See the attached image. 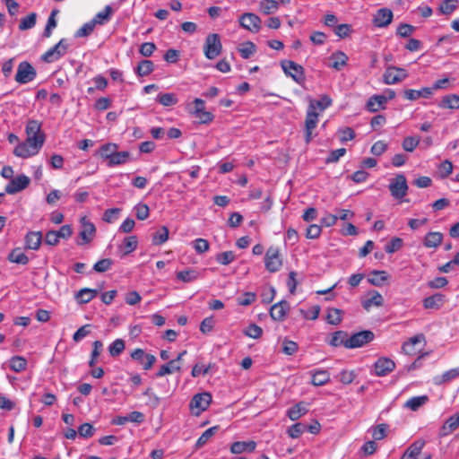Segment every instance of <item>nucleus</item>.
Wrapping results in <instances>:
<instances>
[{"mask_svg": "<svg viewBox=\"0 0 459 459\" xmlns=\"http://www.w3.org/2000/svg\"><path fill=\"white\" fill-rule=\"evenodd\" d=\"M45 142V136L35 137L27 135L24 142L18 143L13 150L16 157L27 159L39 152Z\"/></svg>", "mask_w": 459, "mask_h": 459, "instance_id": "f257e3e1", "label": "nucleus"}, {"mask_svg": "<svg viewBox=\"0 0 459 459\" xmlns=\"http://www.w3.org/2000/svg\"><path fill=\"white\" fill-rule=\"evenodd\" d=\"M264 266L270 273L280 271L282 266L280 250L277 247L271 246L265 252Z\"/></svg>", "mask_w": 459, "mask_h": 459, "instance_id": "f03ea898", "label": "nucleus"}, {"mask_svg": "<svg viewBox=\"0 0 459 459\" xmlns=\"http://www.w3.org/2000/svg\"><path fill=\"white\" fill-rule=\"evenodd\" d=\"M391 195L397 200H402L408 192L407 180L404 175L398 174L392 178L389 184Z\"/></svg>", "mask_w": 459, "mask_h": 459, "instance_id": "7ed1b4c3", "label": "nucleus"}, {"mask_svg": "<svg viewBox=\"0 0 459 459\" xmlns=\"http://www.w3.org/2000/svg\"><path fill=\"white\" fill-rule=\"evenodd\" d=\"M375 334L369 330L361 331L350 336L345 341V348L356 349L364 346L365 344L374 340Z\"/></svg>", "mask_w": 459, "mask_h": 459, "instance_id": "20e7f679", "label": "nucleus"}, {"mask_svg": "<svg viewBox=\"0 0 459 459\" xmlns=\"http://www.w3.org/2000/svg\"><path fill=\"white\" fill-rule=\"evenodd\" d=\"M221 43L218 34H209L206 38L204 51L208 59L216 58L221 52Z\"/></svg>", "mask_w": 459, "mask_h": 459, "instance_id": "39448f33", "label": "nucleus"}, {"mask_svg": "<svg viewBox=\"0 0 459 459\" xmlns=\"http://www.w3.org/2000/svg\"><path fill=\"white\" fill-rule=\"evenodd\" d=\"M212 402V395L209 393H201L194 395L190 402L192 414L198 416L204 411Z\"/></svg>", "mask_w": 459, "mask_h": 459, "instance_id": "423d86ee", "label": "nucleus"}, {"mask_svg": "<svg viewBox=\"0 0 459 459\" xmlns=\"http://www.w3.org/2000/svg\"><path fill=\"white\" fill-rule=\"evenodd\" d=\"M37 73L35 68L28 62L19 64L15 74V81L21 84L32 82L36 78Z\"/></svg>", "mask_w": 459, "mask_h": 459, "instance_id": "0eeeda50", "label": "nucleus"}, {"mask_svg": "<svg viewBox=\"0 0 459 459\" xmlns=\"http://www.w3.org/2000/svg\"><path fill=\"white\" fill-rule=\"evenodd\" d=\"M69 44L65 39H62L53 48L48 49L42 56V59L47 63H52L58 60L61 56H65L67 51Z\"/></svg>", "mask_w": 459, "mask_h": 459, "instance_id": "6e6552de", "label": "nucleus"}, {"mask_svg": "<svg viewBox=\"0 0 459 459\" xmlns=\"http://www.w3.org/2000/svg\"><path fill=\"white\" fill-rule=\"evenodd\" d=\"M281 67L284 73L290 76L296 82L301 83L305 80L304 69L301 65L290 60L281 62Z\"/></svg>", "mask_w": 459, "mask_h": 459, "instance_id": "1a4fd4ad", "label": "nucleus"}, {"mask_svg": "<svg viewBox=\"0 0 459 459\" xmlns=\"http://www.w3.org/2000/svg\"><path fill=\"white\" fill-rule=\"evenodd\" d=\"M319 113L314 110L313 106H308L305 121V141L309 143L313 138V130L318 123Z\"/></svg>", "mask_w": 459, "mask_h": 459, "instance_id": "9d476101", "label": "nucleus"}, {"mask_svg": "<svg viewBox=\"0 0 459 459\" xmlns=\"http://www.w3.org/2000/svg\"><path fill=\"white\" fill-rule=\"evenodd\" d=\"M96 233V228L93 223L89 221L85 217L81 219V231L80 240L77 242L78 245L82 246L90 243Z\"/></svg>", "mask_w": 459, "mask_h": 459, "instance_id": "9b49d317", "label": "nucleus"}, {"mask_svg": "<svg viewBox=\"0 0 459 459\" xmlns=\"http://www.w3.org/2000/svg\"><path fill=\"white\" fill-rule=\"evenodd\" d=\"M239 23L244 29L257 32L261 28L262 21L258 15L253 13H246L239 17Z\"/></svg>", "mask_w": 459, "mask_h": 459, "instance_id": "f8f14e48", "label": "nucleus"}, {"mask_svg": "<svg viewBox=\"0 0 459 459\" xmlns=\"http://www.w3.org/2000/svg\"><path fill=\"white\" fill-rule=\"evenodd\" d=\"M383 76L385 83L391 85L403 81L408 74L403 68L390 66L386 68Z\"/></svg>", "mask_w": 459, "mask_h": 459, "instance_id": "ddd939ff", "label": "nucleus"}, {"mask_svg": "<svg viewBox=\"0 0 459 459\" xmlns=\"http://www.w3.org/2000/svg\"><path fill=\"white\" fill-rule=\"evenodd\" d=\"M30 184V178L26 175H19L11 181L5 186V192L9 195L16 194L25 189Z\"/></svg>", "mask_w": 459, "mask_h": 459, "instance_id": "4468645a", "label": "nucleus"}, {"mask_svg": "<svg viewBox=\"0 0 459 459\" xmlns=\"http://www.w3.org/2000/svg\"><path fill=\"white\" fill-rule=\"evenodd\" d=\"M194 108L191 113L198 118L202 123H209L213 119L211 112L204 110V101L202 99H195L193 101Z\"/></svg>", "mask_w": 459, "mask_h": 459, "instance_id": "2eb2a0df", "label": "nucleus"}, {"mask_svg": "<svg viewBox=\"0 0 459 459\" xmlns=\"http://www.w3.org/2000/svg\"><path fill=\"white\" fill-rule=\"evenodd\" d=\"M424 446V440L415 441L408 447L402 459H430V455H424L422 457L420 456Z\"/></svg>", "mask_w": 459, "mask_h": 459, "instance_id": "dca6fc26", "label": "nucleus"}, {"mask_svg": "<svg viewBox=\"0 0 459 459\" xmlns=\"http://www.w3.org/2000/svg\"><path fill=\"white\" fill-rule=\"evenodd\" d=\"M425 342V336L422 333L411 337L403 343L402 350L407 355H415L420 349L418 346Z\"/></svg>", "mask_w": 459, "mask_h": 459, "instance_id": "f3484780", "label": "nucleus"}, {"mask_svg": "<svg viewBox=\"0 0 459 459\" xmlns=\"http://www.w3.org/2000/svg\"><path fill=\"white\" fill-rule=\"evenodd\" d=\"M393 12L388 8H381L377 11L373 18V23L376 27L385 28L393 21Z\"/></svg>", "mask_w": 459, "mask_h": 459, "instance_id": "a211bd4d", "label": "nucleus"}, {"mask_svg": "<svg viewBox=\"0 0 459 459\" xmlns=\"http://www.w3.org/2000/svg\"><path fill=\"white\" fill-rule=\"evenodd\" d=\"M395 368V363L388 358H380L374 364L375 373L378 377H384L392 372Z\"/></svg>", "mask_w": 459, "mask_h": 459, "instance_id": "6ab92c4d", "label": "nucleus"}, {"mask_svg": "<svg viewBox=\"0 0 459 459\" xmlns=\"http://www.w3.org/2000/svg\"><path fill=\"white\" fill-rule=\"evenodd\" d=\"M446 302V296L441 293H436L423 299V307L426 309H438Z\"/></svg>", "mask_w": 459, "mask_h": 459, "instance_id": "aec40b11", "label": "nucleus"}, {"mask_svg": "<svg viewBox=\"0 0 459 459\" xmlns=\"http://www.w3.org/2000/svg\"><path fill=\"white\" fill-rule=\"evenodd\" d=\"M459 428V412L449 417L440 429L441 437L447 436Z\"/></svg>", "mask_w": 459, "mask_h": 459, "instance_id": "412c9836", "label": "nucleus"}, {"mask_svg": "<svg viewBox=\"0 0 459 459\" xmlns=\"http://www.w3.org/2000/svg\"><path fill=\"white\" fill-rule=\"evenodd\" d=\"M256 447L255 441H236L230 446V452L235 455H239L244 452H253Z\"/></svg>", "mask_w": 459, "mask_h": 459, "instance_id": "4be33fe9", "label": "nucleus"}, {"mask_svg": "<svg viewBox=\"0 0 459 459\" xmlns=\"http://www.w3.org/2000/svg\"><path fill=\"white\" fill-rule=\"evenodd\" d=\"M290 306L288 302L286 301H281L276 304H274L270 310V316L273 320L276 321H282L285 316L287 310L289 309Z\"/></svg>", "mask_w": 459, "mask_h": 459, "instance_id": "5701e85b", "label": "nucleus"}, {"mask_svg": "<svg viewBox=\"0 0 459 459\" xmlns=\"http://www.w3.org/2000/svg\"><path fill=\"white\" fill-rule=\"evenodd\" d=\"M386 101V96L374 95L368 99L367 102V108L370 112H377L385 108Z\"/></svg>", "mask_w": 459, "mask_h": 459, "instance_id": "b1692460", "label": "nucleus"}, {"mask_svg": "<svg viewBox=\"0 0 459 459\" xmlns=\"http://www.w3.org/2000/svg\"><path fill=\"white\" fill-rule=\"evenodd\" d=\"M42 242L40 231H30L25 236V247L28 249L38 250Z\"/></svg>", "mask_w": 459, "mask_h": 459, "instance_id": "393cba45", "label": "nucleus"}, {"mask_svg": "<svg viewBox=\"0 0 459 459\" xmlns=\"http://www.w3.org/2000/svg\"><path fill=\"white\" fill-rule=\"evenodd\" d=\"M404 97L409 100H416L420 98H429L433 94V89H429V87H424L421 90H405Z\"/></svg>", "mask_w": 459, "mask_h": 459, "instance_id": "a878e982", "label": "nucleus"}, {"mask_svg": "<svg viewBox=\"0 0 459 459\" xmlns=\"http://www.w3.org/2000/svg\"><path fill=\"white\" fill-rule=\"evenodd\" d=\"M138 239L136 236H129L124 238L122 244L118 247L122 256H125L137 248Z\"/></svg>", "mask_w": 459, "mask_h": 459, "instance_id": "bb28decb", "label": "nucleus"}, {"mask_svg": "<svg viewBox=\"0 0 459 459\" xmlns=\"http://www.w3.org/2000/svg\"><path fill=\"white\" fill-rule=\"evenodd\" d=\"M443 240V234L437 231L429 232L423 240V245L428 248L437 247Z\"/></svg>", "mask_w": 459, "mask_h": 459, "instance_id": "cd10ccee", "label": "nucleus"}, {"mask_svg": "<svg viewBox=\"0 0 459 459\" xmlns=\"http://www.w3.org/2000/svg\"><path fill=\"white\" fill-rule=\"evenodd\" d=\"M330 60L332 61L330 66L339 71L347 65L348 56L342 51H336L331 55Z\"/></svg>", "mask_w": 459, "mask_h": 459, "instance_id": "c85d7f7f", "label": "nucleus"}, {"mask_svg": "<svg viewBox=\"0 0 459 459\" xmlns=\"http://www.w3.org/2000/svg\"><path fill=\"white\" fill-rule=\"evenodd\" d=\"M438 107L441 108L459 109V95H445L438 103Z\"/></svg>", "mask_w": 459, "mask_h": 459, "instance_id": "c756f323", "label": "nucleus"}, {"mask_svg": "<svg viewBox=\"0 0 459 459\" xmlns=\"http://www.w3.org/2000/svg\"><path fill=\"white\" fill-rule=\"evenodd\" d=\"M307 407L304 403H299L287 411V415L291 420H297L307 412Z\"/></svg>", "mask_w": 459, "mask_h": 459, "instance_id": "7c9ffc66", "label": "nucleus"}, {"mask_svg": "<svg viewBox=\"0 0 459 459\" xmlns=\"http://www.w3.org/2000/svg\"><path fill=\"white\" fill-rule=\"evenodd\" d=\"M129 158H130L129 152H127V151L117 152V151L112 155V157H110V159L108 160L107 164L108 167L122 165V164L126 163L128 161Z\"/></svg>", "mask_w": 459, "mask_h": 459, "instance_id": "2f4dec72", "label": "nucleus"}, {"mask_svg": "<svg viewBox=\"0 0 459 459\" xmlns=\"http://www.w3.org/2000/svg\"><path fill=\"white\" fill-rule=\"evenodd\" d=\"M384 303L383 296L377 290L369 293V298L363 302V307L369 310L371 307H381Z\"/></svg>", "mask_w": 459, "mask_h": 459, "instance_id": "473e14b6", "label": "nucleus"}, {"mask_svg": "<svg viewBox=\"0 0 459 459\" xmlns=\"http://www.w3.org/2000/svg\"><path fill=\"white\" fill-rule=\"evenodd\" d=\"M279 9V2L276 0H261L259 3V12L265 14H273Z\"/></svg>", "mask_w": 459, "mask_h": 459, "instance_id": "72a5a7b5", "label": "nucleus"}, {"mask_svg": "<svg viewBox=\"0 0 459 459\" xmlns=\"http://www.w3.org/2000/svg\"><path fill=\"white\" fill-rule=\"evenodd\" d=\"M330 381V374L327 370H316L312 373V385L321 386Z\"/></svg>", "mask_w": 459, "mask_h": 459, "instance_id": "f704fd0d", "label": "nucleus"}, {"mask_svg": "<svg viewBox=\"0 0 459 459\" xmlns=\"http://www.w3.org/2000/svg\"><path fill=\"white\" fill-rule=\"evenodd\" d=\"M26 135L31 136H45L44 133L41 131V124L37 120H30L28 121L25 128Z\"/></svg>", "mask_w": 459, "mask_h": 459, "instance_id": "c9c22d12", "label": "nucleus"}, {"mask_svg": "<svg viewBox=\"0 0 459 459\" xmlns=\"http://www.w3.org/2000/svg\"><path fill=\"white\" fill-rule=\"evenodd\" d=\"M112 8L107 5L102 11L99 12L91 20L96 25H103L110 20Z\"/></svg>", "mask_w": 459, "mask_h": 459, "instance_id": "e433bc0d", "label": "nucleus"}, {"mask_svg": "<svg viewBox=\"0 0 459 459\" xmlns=\"http://www.w3.org/2000/svg\"><path fill=\"white\" fill-rule=\"evenodd\" d=\"M154 69V64L151 60H143L141 61L137 67L135 68V73L138 76H147L149 75Z\"/></svg>", "mask_w": 459, "mask_h": 459, "instance_id": "4c0bfd02", "label": "nucleus"}, {"mask_svg": "<svg viewBox=\"0 0 459 459\" xmlns=\"http://www.w3.org/2000/svg\"><path fill=\"white\" fill-rule=\"evenodd\" d=\"M97 294L98 291L96 290L85 288L78 291V293L76 294V299L79 303L85 304L90 302L93 298H95Z\"/></svg>", "mask_w": 459, "mask_h": 459, "instance_id": "58836bf2", "label": "nucleus"}, {"mask_svg": "<svg viewBox=\"0 0 459 459\" xmlns=\"http://www.w3.org/2000/svg\"><path fill=\"white\" fill-rule=\"evenodd\" d=\"M181 366L176 365V361L172 359L169 360L167 364H164L160 367V370L156 373V377H161L163 376L172 374L175 371H180Z\"/></svg>", "mask_w": 459, "mask_h": 459, "instance_id": "ea45409f", "label": "nucleus"}, {"mask_svg": "<svg viewBox=\"0 0 459 459\" xmlns=\"http://www.w3.org/2000/svg\"><path fill=\"white\" fill-rule=\"evenodd\" d=\"M8 260L18 264H26L29 262L28 256L20 248L13 249L9 254Z\"/></svg>", "mask_w": 459, "mask_h": 459, "instance_id": "a19ab883", "label": "nucleus"}, {"mask_svg": "<svg viewBox=\"0 0 459 459\" xmlns=\"http://www.w3.org/2000/svg\"><path fill=\"white\" fill-rule=\"evenodd\" d=\"M428 400L429 398L427 395L414 396L405 403V407L411 411H417L420 407L424 405Z\"/></svg>", "mask_w": 459, "mask_h": 459, "instance_id": "79ce46f5", "label": "nucleus"}, {"mask_svg": "<svg viewBox=\"0 0 459 459\" xmlns=\"http://www.w3.org/2000/svg\"><path fill=\"white\" fill-rule=\"evenodd\" d=\"M27 360L22 356H13L10 359V368L14 372H22L26 369Z\"/></svg>", "mask_w": 459, "mask_h": 459, "instance_id": "37998d69", "label": "nucleus"}, {"mask_svg": "<svg viewBox=\"0 0 459 459\" xmlns=\"http://www.w3.org/2000/svg\"><path fill=\"white\" fill-rule=\"evenodd\" d=\"M218 429L219 428L217 426L207 429L197 439L195 443V447L197 449L203 447L210 440V438L218 431Z\"/></svg>", "mask_w": 459, "mask_h": 459, "instance_id": "c03bdc74", "label": "nucleus"}, {"mask_svg": "<svg viewBox=\"0 0 459 459\" xmlns=\"http://www.w3.org/2000/svg\"><path fill=\"white\" fill-rule=\"evenodd\" d=\"M256 51L255 45L251 41H247L242 43L238 47V52L240 53V56L244 59L249 58L251 56H253Z\"/></svg>", "mask_w": 459, "mask_h": 459, "instance_id": "a18cd8bd", "label": "nucleus"}, {"mask_svg": "<svg viewBox=\"0 0 459 459\" xmlns=\"http://www.w3.org/2000/svg\"><path fill=\"white\" fill-rule=\"evenodd\" d=\"M331 104H332V100L328 96L324 95L321 97V99L319 100H310L308 106H313L315 111H316L318 109L319 111L322 112L325 108H327L329 106H331Z\"/></svg>", "mask_w": 459, "mask_h": 459, "instance_id": "49530a36", "label": "nucleus"}, {"mask_svg": "<svg viewBox=\"0 0 459 459\" xmlns=\"http://www.w3.org/2000/svg\"><path fill=\"white\" fill-rule=\"evenodd\" d=\"M387 280V273L385 271H373L368 281L374 286H380Z\"/></svg>", "mask_w": 459, "mask_h": 459, "instance_id": "de8ad7c7", "label": "nucleus"}, {"mask_svg": "<svg viewBox=\"0 0 459 459\" xmlns=\"http://www.w3.org/2000/svg\"><path fill=\"white\" fill-rule=\"evenodd\" d=\"M117 149L118 146L116 143H105L100 149V155L108 162L110 157H112V155L117 151Z\"/></svg>", "mask_w": 459, "mask_h": 459, "instance_id": "09e8293b", "label": "nucleus"}, {"mask_svg": "<svg viewBox=\"0 0 459 459\" xmlns=\"http://www.w3.org/2000/svg\"><path fill=\"white\" fill-rule=\"evenodd\" d=\"M199 276L197 271L194 269L180 271L177 273V279L183 282H190L196 280Z\"/></svg>", "mask_w": 459, "mask_h": 459, "instance_id": "8fccbe9b", "label": "nucleus"}, {"mask_svg": "<svg viewBox=\"0 0 459 459\" xmlns=\"http://www.w3.org/2000/svg\"><path fill=\"white\" fill-rule=\"evenodd\" d=\"M125 348V342L122 339H116L113 342L109 344L108 352L110 356L117 357L123 352Z\"/></svg>", "mask_w": 459, "mask_h": 459, "instance_id": "3c124183", "label": "nucleus"}, {"mask_svg": "<svg viewBox=\"0 0 459 459\" xmlns=\"http://www.w3.org/2000/svg\"><path fill=\"white\" fill-rule=\"evenodd\" d=\"M235 259L236 255L233 251H224L215 256L216 262L222 265H228L235 261Z\"/></svg>", "mask_w": 459, "mask_h": 459, "instance_id": "603ef678", "label": "nucleus"}, {"mask_svg": "<svg viewBox=\"0 0 459 459\" xmlns=\"http://www.w3.org/2000/svg\"><path fill=\"white\" fill-rule=\"evenodd\" d=\"M457 377H459V367L444 372L439 379L436 378V384L447 383Z\"/></svg>", "mask_w": 459, "mask_h": 459, "instance_id": "864d4df0", "label": "nucleus"}, {"mask_svg": "<svg viewBox=\"0 0 459 459\" xmlns=\"http://www.w3.org/2000/svg\"><path fill=\"white\" fill-rule=\"evenodd\" d=\"M349 337L347 336V333L343 331H337L335 332L329 344L333 347H338L341 345H343L345 347V341H347Z\"/></svg>", "mask_w": 459, "mask_h": 459, "instance_id": "5fc2aeb1", "label": "nucleus"}, {"mask_svg": "<svg viewBox=\"0 0 459 459\" xmlns=\"http://www.w3.org/2000/svg\"><path fill=\"white\" fill-rule=\"evenodd\" d=\"M36 18L37 15L35 13H31L26 17L22 18L20 22L19 29L21 30H26L33 28L36 24Z\"/></svg>", "mask_w": 459, "mask_h": 459, "instance_id": "6e6d98bb", "label": "nucleus"}, {"mask_svg": "<svg viewBox=\"0 0 459 459\" xmlns=\"http://www.w3.org/2000/svg\"><path fill=\"white\" fill-rule=\"evenodd\" d=\"M157 100L165 107H170L178 103V98L174 93H162L157 98Z\"/></svg>", "mask_w": 459, "mask_h": 459, "instance_id": "4d7b16f0", "label": "nucleus"}, {"mask_svg": "<svg viewBox=\"0 0 459 459\" xmlns=\"http://www.w3.org/2000/svg\"><path fill=\"white\" fill-rule=\"evenodd\" d=\"M56 13L57 10H53L48 17L46 28L43 32V36L46 38H49L51 36L52 30L56 27Z\"/></svg>", "mask_w": 459, "mask_h": 459, "instance_id": "13d9d810", "label": "nucleus"}, {"mask_svg": "<svg viewBox=\"0 0 459 459\" xmlns=\"http://www.w3.org/2000/svg\"><path fill=\"white\" fill-rule=\"evenodd\" d=\"M243 333L246 336L253 339H258L263 334V329L255 324H251L244 329Z\"/></svg>", "mask_w": 459, "mask_h": 459, "instance_id": "bf43d9fd", "label": "nucleus"}, {"mask_svg": "<svg viewBox=\"0 0 459 459\" xmlns=\"http://www.w3.org/2000/svg\"><path fill=\"white\" fill-rule=\"evenodd\" d=\"M326 320L331 325H339L342 322V310L338 308L328 309Z\"/></svg>", "mask_w": 459, "mask_h": 459, "instance_id": "052dcab7", "label": "nucleus"}, {"mask_svg": "<svg viewBox=\"0 0 459 459\" xmlns=\"http://www.w3.org/2000/svg\"><path fill=\"white\" fill-rule=\"evenodd\" d=\"M420 143V138L415 136H407L403 139L402 146L404 151L412 152Z\"/></svg>", "mask_w": 459, "mask_h": 459, "instance_id": "680f3d73", "label": "nucleus"}, {"mask_svg": "<svg viewBox=\"0 0 459 459\" xmlns=\"http://www.w3.org/2000/svg\"><path fill=\"white\" fill-rule=\"evenodd\" d=\"M403 241L398 237L393 238L388 244L385 245V250L388 254H393L402 248Z\"/></svg>", "mask_w": 459, "mask_h": 459, "instance_id": "e2e57ef3", "label": "nucleus"}, {"mask_svg": "<svg viewBox=\"0 0 459 459\" xmlns=\"http://www.w3.org/2000/svg\"><path fill=\"white\" fill-rule=\"evenodd\" d=\"M169 238V230L167 227H162L159 231H157L152 238V242L154 245H161L165 243Z\"/></svg>", "mask_w": 459, "mask_h": 459, "instance_id": "0e129e2a", "label": "nucleus"}, {"mask_svg": "<svg viewBox=\"0 0 459 459\" xmlns=\"http://www.w3.org/2000/svg\"><path fill=\"white\" fill-rule=\"evenodd\" d=\"M306 428H307L306 425L299 422V423L291 425L288 429L287 432L291 438H298L304 433V431L306 430Z\"/></svg>", "mask_w": 459, "mask_h": 459, "instance_id": "69168bd1", "label": "nucleus"}, {"mask_svg": "<svg viewBox=\"0 0 459 459\" xmlns=\"http://www.w3.org/2000/svg\"><path fill=\"white\" fill-rule=\"evenodd\" d=\"M457 8L456 0H444L439 6V11L443 14H450Z\"/></svg>", "mask_w": 459, "mask_h": 459, "instance_id": "338daca9", "label": "nucleus"}, {"mask_svg": "<svg viewBox=\"0 0 459 459\" xmlns=\"http://www.w3.org/2000/svg\"><path fill=\"white\" fill-rule=\"evenodd\" d=\"M193 247L196 253L203 254L209 250L210 244L204 238H196L195 241H193Z\"/></svg>", "mask_w": 459, "mask_h": 459, "instance_id": "774afa93", "label": "nucleus"}]
</instances>
